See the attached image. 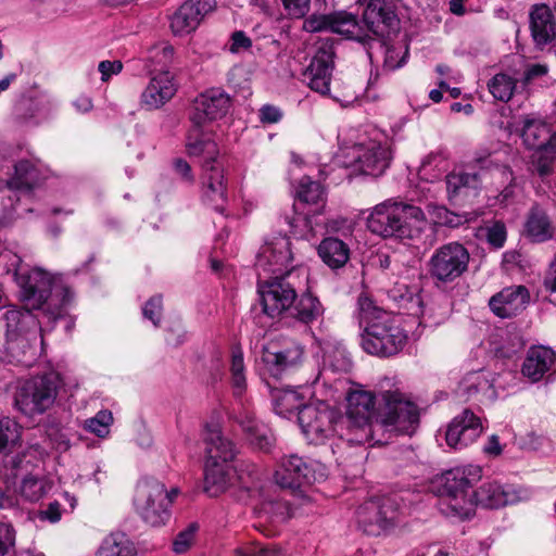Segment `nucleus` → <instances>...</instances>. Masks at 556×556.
I'll list each match as a JSON object with an SVG mask.
<instances>
[{
    "instance_id": "f257e3e1",
    "label": "nucleus",
    "mask_w": 556,
    "mask_h": 556,
    "mask_svg": "<svg viewBox=\"0 0 556 556\" xmlns=\"http://www.w3.org/2000/svg\"><path fill=\"white\" fill-rule=\"evenodd\" d=\"M481 478L479 466L456 467L433 481V490L440 497L439 509L446 517L466 519L475 514L478 505L498 508L510 502V496L497 482L483 483L469 494L472 484Z\"/></svg>"
},
{
    "instance_id": "f03ea898",
    "label": "nucleus",
    "mask_w": 556,
    "mask_h": 556,
    "mask_svg": "<svg viewBox=\"0 0 556 556\" xmlns=\"http://www.w3.org/2000/svg\"><path fill=\"white\" fill-rule=\"evenodd\" d=\"M15 279L20 287L21 301L27 311H41L50 318L56 319L72 300L73 293L61 276L43 268L24 270L18 264L15 268Z\"/></svg>"
},
{
    "instance_id": "7ed1b4c3",
    "label": "nucleus",
    "mask_w": 556,
    "mask_h": 556,
    "mask_svg": "<svg viewBox=\"0 0 556 556\" xmlns=\"http://www.w3.org/2000/svg\"><path fill=\"white\" fill-rule=\"evenodd\" d=\"M425 220L420 207L386 201L372 208L367 217V228L383 238L413 239L420 236Z\"/></svg>"
},
{
    "instance_id": "20e7f679",
    "label": "nucleus",
    "mask_w": 556,
    "mask_h": 556,
    "mask_svg": "<svg viewBox=\"0 0 556 556\" xmlns=\"http://www.w3.org/2000/svg\"><path fill=\"white\" fill-rule=\"evenodd\" d=\"M306 280L307 271L304 268H291L283 275L268 278L258 274L257 290L263 312L275 318L289 309L296 299L298 290Z\"/></svg>"
},
{
    "instance_id": "39448f33",
    "label": "nucleus",
    "mask_w": 556,
    "mask_h": 556,
    "mask_svg": "<svg viewBox=\"0 0 556 556\" xmlns=\"http://www.w3.org/2000/svg\"><path fill=\"white\" fill-rule=\"evenodd\" d=\"M61 383L67 387L61 375L54 371L25 381L15 394L17 409L29 417L46 413L54 404ZM68 387L77 389L78 381L73 379Z\"/></svg>"
},
{
    "instance_id": "423d86ee",
    "label": "nucleus",
    "mask_w": 556,
    "mask_h": 556,
    "mask_svg": "<svg viewBox=\"0 0 556 556\" xmlns=\"http://www.w3.org/2000/svg\"><path fill=\"white\" fill-rule=\"evenodd\" d=\"M357 304L359 323L365 324L363 348H397L406 343L407 336L399 327L387 325L388 314L369 296L361 294Z\"/></svg>"
},
{
    "instance_id": "0eeeda50",
    "label": "nucleus",
    "mask_w": 556,
    "mask_h": 556,
    "mask_svg": "<svg viewBox=\"0 0 556 556\" xmlns=\"http://www.w3.org/2000/svg\"><path fill=\"white\" fill-rule=\"evenodd\" d=\"M178 493L177 488L167 491L164 483L155 479L141 480L136 489V510L152 527L165 525L170 517L169 507Z\"/></svg>"
},
{
    "instance_id": "6e6552de",
    "label": "nucleus",
    "mask_w": 556,
    "mask_h": 556,
    "mask_svg": "<svg viewBox=\"0 0 556 556\" xmlns=\"http://www.w3.org/2000/svg\"><path fill=\"white\" fill-rule=\"evenodd\" d=\"M346 414L340 421L346 429V440L353 444H364L374 439L370 417L375 408V396L371 392L355 389L346 395Z\"/></svg>"
},
{
    "instance_id": "1a4fd4ad",
    "label": "nucleus",
    "mask_w": 556,
    "mask_h": 556,
    "mask_svg": "<svg viewBox=\"0 0 556 556\" xmlns=\"http://www.w3.org/2000/svg\"><path fill=\"white\" fill-rule=\"evenodd\" d=\"M467 248L457 242L444 243L434 250L428 261V273L435 286H446L460 278L469 266Z\"/></svg>"
},
{
    "instance_id": "9d476101",
    "label": "nucleus",
    "mask_w": 556,
    "mask_h": 556,
    "mask_svg": "<svg viewBox=\"0 0 556 556\" xmlns=\"http://www.w3.org/2000/svg\"><path fill=\"white\" fill-rule=\"evenodd\" d=\"M303 29L308 33L331 31L345 39L354 40L367 47L371 36L358 21L357 15L345 10L328 14H312L303 22Z\"/></svg>"
},
{
    "instance_id": "9b49d317",
    "label": "nucleus",
    "mask_w": 556,
    "mask_h": 556,
    "mask_svg": "<svg viewBox=\"0 0 556 556\" xmlns=\"http://www.w3.org/2000/svg\"><path fill=\"white\" fill-rule=\"evenodd\" d=\"M340 419L337 410L325 403L305 405L298 413V421L303 433L307 440L316 444L334 434L341 438L345 435L339 430L344 428Z\"/></svg>"
},
{
    "instance_id": "f8f14e48",
    "label": "nucleus",
    "mask_w": 556,
    "mask_h": 556,
    "mask_svg": "<svg viewBox=\"0 0 556 556\" xmlns=\"http://www.w3.org/2000/svg\"><path fill=\"white\" fill-rule=\"evenodd\" d=\"M325 468L321 464L306 460L298 454L285 455L275 470V481L282 489L296 491L324 479Z\"/></svg>"
},
{
    "instance_id": "ddd939ff",
    "label": "nucleus",
    "mask_w": 556,
    "mask_h": 556,
    "mask_svg": "<svg viewBox=\"0 0 556 556\" xmlns=\"http://www.w3.org/2000/svg\"><path fill=\"white\" fill-rule=\"evenodd\" d=\"M386 413L381 425L399 433L412 434L419 424V409L404 393L399 390L384 391Z\"/></svg>"
},
{
    "instance_id": "4468645a",
    "label": "nucleus",
    "mask_w": 556,
    "mask_h": 556,
    "mask_svg": "<svg viewBox=\"0 0 556 556\" xmlns=\"http://www.w3.org/2000/svg\"><path fill=\"white\" fill-rule=\"evenodd\" d=\"M397 515L396 501L393 497L383 496L369 500L361 505L357 509V521L368 535H379L394 526Z\"/></svg>"
},
{
    "instance_id": "2eb2a0df",
    "label": "nucleus",
    "mask_w": 556,
    "mask_h": 556,
    "mask_svg": "<svg viewBox=\"0 0 556 556\" xmlns=\"http://www.w3.org/2000/svg\"><path fill=\"white\" fill-rule=\"evenodd\" d=\"M364 28L375 38H389L400 30L395 5L389 0H369L363 13Z\"/></svg>"
},
{
    "instance_id": "dca6fc26",
    "label": "nucleus",
    "mask_w": 556,
    "mask_h": 556,
    "mask_svg": "<svg viewBox=\"0 0 556 556\" xmlns=\"http://www.w3.org/2000/svg\"><path fill=\"white\" fill-rule=\"evenodd\" d=\"M231 106L230 96L219 87L204 90L195 97L189 115L190 124L204 125L219 119L228 113Z\"/></svg>"
},
{
    "instance_id": "f3484780",
    "label": "nucleus",
    "mask_w": 556,
    "mask_h": 556,
    "mask_svg": "<svg viewBox=\"0 0 556 556\" xmlns=\"http://www.w3.org/2000/svg\"><path fill=\"white\" fill-rule=\"evenodd\" d=\"M291 243L288 237L277 236L266 240L261 248L255 266L258 274L270 276L283 275L292 262Z\"/></svg>"
},
{
    "instance_id": "a211bd4d",
    "label": "nucleus",
    "mask_w": 556,
    "mask_h": 556,
    "mask_svg": "<svg viewBox=\"0 0 556 556\" xmlns=\"http://www.w3.org/2000/svg\"><path fill=\"white\" fill-rule=\"evenodd\" d=\"M334 55L333 40L331 38L320 40L306 72L308 86L312 90L320 94L329 93Z\"/></svg>"
},
{
    "instance_id": "6ab92c4d",
    "label": "nucleus",
    "mask_w": 556,
    "mask_h": 556,
    "mask_svg": "<svg viewBox=\"0 0 556 556\" xmlns=\"http://www.w3.org/2000/svg\"><path fill=\"white\" fill-rule=\"evenodd\" d=\"M483 432L480 417L465 408L456 415L445 432L446 444L454 450H463L472 444Z\"/></svg>"
},
{
    "instance_id": "aec40b11",
    "label": "nucleus",
    "mask_w": 556,
    "mask_h": 556,
    "mask_svg": "<svg viewBox=\"0 0 556 556\" xmlns=\"http://www.w3.org/2000/svg\"><path fill=\"white\" fill-rule=\"evenodd\" d=\"M215 8L216 0H186L170 17L173 33L179 36L192 33Z\"/></svg>"
},
{
    "instance_id": "412c9836",
    "label": "nucleus",
    "mask_w": 556,
    "mask_h": 556,
    "mask_svg": "<svg viewBox=\"0 0 556 556\" xmlns=\"http://www.w3.org/2000/svg\"><path fill=\"white\" fill-rule=\"evenodd\" d=\"M233 419L254 448L264 453L271 451L276 439L270 429L255 417L253 410L248 407H241L235 413Z\"/></svg>"
},
{
    "instance_id": "4be33fe9",
    "label": "nucleus",
    "mask_w": 556,
    "mask_h": 556,
    "mask_svg": "<svg viewBox=\"0 0 556 556\" xmlns=\"http://www.w3.org/2000/svg\"><path fill=\"white\" fill-rule=\"evenodd\" d=\"M202 164V200L213 210L219 213L225 212L227 203V186L222 164Z\"/></svg>"
},
{
    "instance_id": "5701e85b",
    "label": "nucleus",
    "mask_w": 556,
    "mask_h": 556,
    "mask_svg": "<svg viewBox=\"0 0 556 556\" xmlns=\"http://www.w3.org/2000/svg\"><path fill=\"white\" fill-rule=\"evenodd\" d=\"M530 299V292L525 286H510L494 294L489 306L497 317L513 318L527 308Z\"/></svg>"
},
{
    "instance_id": "b1692460",
    "label": "nucleus",
    "mask_w": 556,
    "mask_h": 556,
    "mask_svg": "<svg viewBox=\"0 0 556 556\" xmlns=\"http://www.w3.org/2000/svg\"><path fill=\"white\" fill-rule=\"evenodd\" d=\"M177 85L168 71H161L149 81L141 93L140 106L146 111H154L164 106L176 93Z\"/></svg>"
},
{
    "instance_id": "393cba45",
    "label": "nucleus",
    "mask_w": 556,
    "mask_h": 556,
    "mask_svg": "<svg viewBox=\"0 0 556 556\" xmlns=\"http://www.w3.org/2000/svg\"><path fill=\"white\" fill-rule=\"evenodd\" d=\"M302 357V350H260L256 362L263 374L280 378L289 369L295 367Z\"/></svg>"
},
{
    "instance_id": "a878e982",
    "label": "nucleus",
    "mask_w": 556,
    "mask_h": 556,
    "mask_svg": "<svg viewBox=\"0 0 556 556\" xmlns=\"http://www.w3.org/2000/svg\"><path fill=\"white\" fill-rule=\"evenodd\" d=\"M204 125L191 124L186 138V149L191 156H202L203 164L206 162L211 165L220 164L217 161L218 148L212 139L211 132L205 129Z\"/></svg>"
},
{
    "instance_id": "bb28decb",
    "label": "nucleus",
    "mask_w": 556,
    "mask_h": 556,
    "mask_svg": "<svg viewBox=\"0 0 556 556\" xmlns=\"http://www.w3.org/2000/svg\"><path fill=\"white\" fill-rule=\"evenodd\" d=\"M392 159L390 147L386 143L369 142L358 149L357 162L365 175L380 176L389 167Z\"/></svg>"
},
{
    "instance_id": "cd10ccee",
    "label": "nucleus",
    "mask_w": 556,
    "mask_h": 556,
    "mask_svg": "<svg viewBox=\"0 0 556 556\" xmlns=\"http://www.w3.org/2000/svg\"><path fill=\"white\" fill-rule=\"evenodd\" d=\"M530 29L533 40L541 48L556 38V22L547 5H534L530 12Z\"/></svg>"
},
{
    "instance_id": "c85d7f7f",
    "label": "nucleus",
    "mask_w": 556,
    "mask_h": 556,
    "mask_svg": "<svg viewBox=\"0 0 556 556\" xmlns=\"http://www.w3.org/2000/svg\"><path fill=\"white\" fill-rule=\"evenodd\" d=\"M206 460L229 464L235 459L236 445L223 435L218 427H207L204 435Z\"/></svg>"
},
{
    "instance_id": "c756f323",
    "label": "nucleus",
    "mask_w": 556,
    "mask_h": 556,
    "mask_svg": "<svg viewBox=\"0 0 556 556\" xmlns=\"http://www.w3.org/2000/svg\"><path fill=\"white\" fill-rule=\"evenodd\" d=\"M235 477V470L229 464L205 462L204 491L212 497L226 492Z\"/></svg>"
},
{
    "instance_id": "7c9ffc66",
    "label": "nucleus",
    "mask_w": 556,
    "mask_h": 556,
    "mask_svg": "<svg viewBox=\"0 0 556 556\" xmlns=\"http://www.w3.org/2000/svg\"><path fill=\"white\" fill-rule=\"evenodd\" d=\"M317 253L331 269L342 268L350 260V248L341 239L327 237L320 241Z\"/></svg>"
},
{
    "instance_id": "2f4dec72",
    "label": "nucleus",
    "mask_w": 556,
    "mask_h": 556,
    "mask_svg": "<svg viewBox=\"0 0 556 556\" xmlns=\"http://www.w3.org/2000/svg\"><path fill=\"white\" fill-rule=\"evenodd\" d=\"M555 361L553 350H529L521 372L532 382L539 381Z\"/></svg>"
},
{
    "instance_id": "473e14b6",
    "label": "nucleus",
    "mask_w": 556,
    "mask_h": 556,
    "mask_svg": "<svg viewBox=\"0 0 556 556\" xmlns=\"http://www.w3.org/2000/svg\"><path fill=\"white\" fill-rule=\"evenodd\" d=\"M526 236L533 242H544L553 238L554 227L546 213L533 207L525 225Z\"/></svg>"
},
{
    "instance_id": "72a5a7b5",
    "label": "nucleus",
    "mask_w": 556,
    "mask_h": 556,
    "mask_svg": "<svg viewBox=\"0 0 556 556\" xmlns=\"http://www.w3.org/2000/svg\"><path fill=\"white\" fill-rule=\"evenodd\" d=\"M551 134L547 125L541 119L525 118L521 129L523 143L532 150H541L551 141Z\"/></svg>"
},
{
    "instance_id": "f704fd0d",
    "label": "nucleus",
    "mask_w": 556,
    "mask_h": 556,
    "mask_svg": "<svg viewBox=\"0 0 556 556\" xmlns=\"http://www.w3.org/2000/svg\"><path fill=\"white\" fill-rule=\"evenodd\" d=\"M40 180L38 165L29 160H21L14 165V174L8 180L10 189H31Z\"/></svg>"
},
{
    "instance_id": "c9c22d12",
    "label": "nucleus",
    "mask_w": 556,
    "mask_h": 556,
    "mask_svg": "<svg viewBox=\"0 0 556 556\" xmlns=\"http://www.w3.org/2000/svg\"><path fill=\"white\" fill-rule=\"evenodd\" d=\"M448 199L469 195L470 190H476L480 185L479 174L450 173L445 177Z\"/></svg>"
},
{
    "instance_id": "e433bc0d",
    "label": "nucleus",
    "mask_w": 556,
    "mask_h": 556,
    "mask_svg": "<svg viewBox=\"0 0 556 556\" xmlns=\"http://www.w3.org/2000/svg\"><path fill=\"white\" fill-rule=\"evenodd\" d=\"M96 556H137V552L124 533H111L102 541Z\"/></svg>"
},
{
    "instance_id": "4c0bfd02",
    "label": "nucleus",
    "mask_w": 556,
    "mask_h": 556,
    "mask_svg": "<svg viewBox=\"0 0 556 556\" xmlns=\"http://www.w3.org/2000/svg\"><path fill=\"white\" fill-rule=\"evenodd\" d=\"M324 188L319 182L313 181L308 177H303L300 180L296 189V198L302 203L316 205L317 208L314 212L316 214H320L321 208L324 207Z\"/></svg>"
},
{
    "instance_id": "58836bf2",
    "label": "nucleus",
    "mask_w": 556,
    "mask_h": 556,
    "mask_svg": "<svg viewBox=\"0 0 556 556\" xmlns=\"http://www.w3.org/2000/svg\"><path fill=\"white\" fill-rule=\"evenodd\" d=\"M517 81L516 77L507 73H498L489 80L488 88L494 99L508 102L514 96Z\"/></svg>"
},
{
    "instance_id": "ea45409f",
    "label": "nucleus",
    "mask_w": 556,
    "mask_h": 556,
    "mask_svg": "<svg viewBox=\"0 0 556 556\" xmlns=\"http://www.w3.org/2000/svg\"><path fill=\"white\" fill-rule=\"evenodd\" d=\"M295 317L308 324L317 319L324 312L323 305L319 300L312 293L306 292L301 295L299 302L295 305Z\"/></svg>"
},
{
    "instance_id": "a19ab883",
    "label": "nucleus",
    "mask_w": 556,
    "mask_h": 556,
    "mask_svg": "<svg viewBox=\"0 0 556 556\" xmlns=\"http://www.w3.org/2000/svg\"><path fill=\"white\" fill-rule=\"evenodd\" d=\"M231 381L233 388V395L241 397L247 388L244 375V362L241 350H235L231 355Z\"/></svg>"
},
{
    "instance_id": "79ce46f5",
    "label": "nucleus",
    "mask_w": 556,
    "mask_h": 556,
    "mask_svg": "<svg viewBox=\"0 0 556 556\" xmlns=\"http://www.w3.org/2000/svg\"><path fill=\"white\" fill-rule=\"evenodd\" d=\"M46 493L47 486L45 480L34 476L25 477L20 486L21 498L30 503L39 501Z\"/></svg>"
},
{
    "instance_id": "37998d69",
    "label": "nucleus",
    "mask_w": 556,
    "mask_h": 556,
    "mask_svg": "<svg viewBox=\"0 0 556 556\" xmlns=\"http://www.w3.org/2000/svg\"><path fill=\"white\" fill-rule=\"evenodd\" d=\"M21 435L20 426L10 418L0 420V454L9 451L16 444Z\"/></svg>"
},
{
    "instance_id": "c03bdc74",
    "label": "nucleus",
    "mask_w": 556,
    "mask_h": 556,
    "mask_svg": "<svg viewBox=\"0 0 556 556\" xmlns=\"http://www.w3.org/2000/svg\"><path fill=\"white\" fill-rule=\"evenodd\" d=\"M113 421L112 413L109 410H100L92 418H89L85 421V428L94 433L100 438H104L109 431L110 426Z\"/></svg>"
},
{
    "instance_id": "a18cd8bd",
    "label": "nucleus",
    "mask_w": 556,
    "mask_h": 556,
    "mask_svg": "<svg viewBox=\"0 0 556 556\" xmlns=\"http://www.w3.org/2000/svg\"><path fill=\"white\" fill-rule=\"evenodd\" d=\"M198 529V523L192 522L186 529L180 531L173 542V551L176 554L186 553L191 547Z\"/></svg>"
},
{
    "instance_id": "49530a36",
    "label": "nucleus",
    "mask_w": 556,
    "mask_h": 556,
    "mask_svg": "<svg viewBox=\"0 0 556 556\" xmlns=\"http://www.w3.org/2000/svg\"><path fill=\"white\" fill-rule=\"evenodd\" d=\"M142 314L146 319H149L155 327H157L163 315L162 295H154L150 298L142 308Z\"/></svg>"
},
{
    "instance_id": "de8ad7c7",
    "label": "nucleus",
    "mask_w": 556,
    "mask_h": 556,
    "mask_svg": "<svg viewBox=\"0 0 556 556\" xmlns=\"http://www.w3.org/2000/svg\"><path fill=\"white\" fill-rule=\"evenodd\" d=\"M150 58L156 65L167 67L174 62V48L166 42L156 45L151 49Z\"/></svg>"
},
{
    "instance_id": "09e8293b",
    "label": "nucleus",
    "mask_w": 556,
    "mask_h": 556,
    "mask_svg": "<svg viewBox=\"0 0 556 556\" xmlns=\"http://www.w3.org/2000/svg\"><path fill=\"white\" fill-rule=\"evenodd\" d=\"M236 556H282L280 551L271 545L252 543L236 551Z\"/></svg>"
},
{
    "instance_id": "8fccbe9b",
    "label": "nucleus",
    "mask_w": 556,
    "mask_h": 556,
    "mask_svg": "<svg viewBox=\"0 0 556 556\" xmlns=\"http://www.w3.org/2000/svg\"><path fill=\"white\" fill-rule=\"evenodd\" d=\"M408 55V48L406 47L404 51L396 47H388L386 50L384 63L383 66L387 70L394 71L406 63V58Z\"/></svg>"
},
{
    "instance_id": "3c124183",
    "label": "nucleus",
    "mask_w": 556,
    "mask_h": 556,
    "mask_svg": "<svg viewBox=\"0 0 556 556\" xmlns=\"http://www.w3.org/2000/svg\"><path fill=\"white\" fill-rule=\"evenodd\" d=\"M488 242L500 249L504 245L507 237L506 227L501 222H495L493 225L485 228Z\"/></svg>"
},
{
    "instance_id": "603ef678",
    "label": "nucleus",
    "mask_w": 556,
    "mask_h": 556,
    "mask_svg": "<svg viewBox=\"0 0 556 556\" xmlns=\"http://www.w3.org/2000/svg\"><path fill=\"white\" fill-rule=\"evenodd\" d=\"M287 14L293 18H302L309 11L311 0H281Z\"/></svg>"
},
{
    "instance_id": "864d4df0",
    "label": "nucleus",
    "mask_w": 556,
    "mask_h": 556,
    "mask_svg": "<svg viewBox=\"0 0 556 556\" xmlns=\"http://www.w3.org/2000/svg\"><path fill=\"white\" fill-rule=\"evenodd\" d=\"M15 543V531L9 523L0 522V556L8 554Z\"/></svg>"
},
{
    "instance_id": "5fc2aeb1",
    "label": "nucleus",
    "mask_w": 556,
    "mask_h": 556,
    "mask_svg": "<svg viewBox=\"0 0 556 556\" xmlns=\"http://www.w3.org/2000/svg\"><path fill=\"white\" fill-rule=\"evenodd\" d=\"M29 312L30 311H27V308H25V311H22V309L7 311L4 314V318L7 321L8 331L17 332L21 329L20 324H21L22 319L31 317Z\"/></svg>"
},
{
    "instance_id": "6e6d98bb",
    "label": "nucleus",
    "mask_w": 556,
    "mask_h": 556,
    "mask_svg": "<svg viewBox=\"0 0 556 556\" xmlns=\"http://www.w3.org/2000/svg\"><path fill=\"white\" fill-rule=\"evenodd\" d=\"M98 70L101 73V80L108 81L112 75H117L123 70L121 61H101L98 65Z\"/></svg>"
},
{
    "instance_id": "4d7b16f0",
    "label": "nucleus",
    "mask_w": 556,
    "mask_h": 556,
    "mask_svg": "<svg viewBox=\"0 0 556 556\" xmlns=\"http://www.w3.org/2000/svg\"><path fill=\"white\" fill-rule=\"evenodd\" d=\"M20 506V498L15 491L5 486L0 488V509H16Z\"/></svg>"
},
{
    "instance_id": "13d9d810",
    "label": "nucleus",
    "mask_w": 556,
    "mask_h": 556,
    "mask_svg": "<svg viewBox=\"0 0 556 556\" xmlns=\"http://www.w3.org/2000/svg\"><path fill=\"white\" fill-rule=\"evenodd\" d=\"M281 117L282 112L275 105L266 104L260 109V121L264 124L278 123Z\"/></svg>"
},
{
    "instance_id": "bf43d9fd",
    "label": "nucleus",
    "mask_w": 556,
    "mask_h": 556,
    "mask_svg": "<svg viewBox=\"0 0 556 556\" xmlns=\"http://www.w3.org/2000/svg\"><path fill=\"white\" fill-rule=\"evenodd\" d=\"M252 41L251 39L241 30L235 31L231 36V43L229 47V51L231 53H238L241 50H248L251 48Z\"/></svg>"
},
{
    "instance_id": "052dcab7",
    "label": "nucleus",
    "mask_w": 556,
    "mask_h": 556,
    "mask_svg": "<svg viewBox=\"0 0 556 556\" xmlns=\"http://www.w3.org/2000/svg\"><path fill=\"white\" fill-rule=\"evenodd\" d=\"M41 519L49 520L50 522H58L61 519V505L58 502H52L48 507L39 513Z\"/></svg>"
},
{
    "instance_id": "680f3d73",
    "label": "nucleus",
    "mask_w": 556,
    "mask_h": 556,
    "mask_svg": "<svg viewBox=\"0 0 556 556\" xmlns=\"http://www.w3.org/2000/svg\"><path fill=\"white\" fill-rule=\"evenodd\" d=\"M285 223L289 225L290 232H292L294 235L300 233L301 226H305V227L309 226L308 217L302 216V215H294L292 217L286 216Z\"/></svg>"
},
{
    "instance_id": "e2e57ef3",
    "label": "nucleus",
    "mask_w": 556,
    "mask_h": 556,
    "mask_svg": "<svg viewBox=\"0 0 556 556\" xmlns=\"http://www.w3.org/2000/svg\"><path fill=\"white\" fill-rule=\"evenodd\" d=\"M176 173L187 182H193L194 177L191 172L190 165L182 159H177L174 162Z\"/></svg>"
},
{
    "instance_id": "0e129e2a",
    "label": "nucleus",
    "mask_w": 556,
    "mask_h": 556,
    "mask_svg": "<svg viewBox=\"0 0 556 556\" xmlns=\"http://www.w3.org/2000/svg\"><path fill=\"white\" fill-rule=\"evenodd\" d=\"M431 214L434 218V223L447 226L451 211H448L445 206H433Z\"/></svg>"
},
{
    "instance_id": "69168bd1",
    "label": "nucleus",
    "mask_w": 556,
    "mask_h": 556,
    "mask_svg": "<svg viewBox=\"0 0 556 556\" xmlns=\"http://www.w3.org/2000/svg\"><path fill=\"white\" fill-rule=\"evenodd\" d=\"M544 287L551 292H556V262L549 265L544 278Z\"/></svg>"
},
{
    "instance_id": "338daca9",
    "label": "nucleus",
    "mask_w": 556,
    "mask_h": 556,
    "mask_svg": "<svg viewBox=\"0 0 556 556\" xmlns=\"http://www.w3.org/2000/svg\"><path fill=\"white\" fill-rule=\"evenodd\" d=\"M483 451L488 455L498 456L502 453V446L497 435H491L488 443L484 445Z\"/></svg>"
},
{
    "instance_id": "774afa93",
    "label": "nucleus",
    "mask_w": 556,
    "mask_h": 556,
    "mask_svg": "<svg viewBox=\"0 0 556 556\" xmlns=\"http://www.w3.org/2000/svg\"><path fill=\"white\" fill-rule=\"evenodd\" d=\"M74 105L76 108V110L80 113H87L89 112L91 109H92V101L89 97L87 96H80L78 97L75 102H74Z\"/></svg>"
}]
</instances>
